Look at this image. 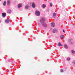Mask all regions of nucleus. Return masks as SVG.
Segmentation results:
<instances>
[{
  "instance_id": "obj_1",
  "label": "nucleus",
  "mask_w": 75,
  "mask_h": 75,
  "mask_svg": "<svg viewBox=\"0 0 75 75\" xmlns=\"http://www.w3.org/2000/svg\"><path fill=\"white\" fill-rule=\"evenodd\" d=\"M45 18L43 17L40 20L42 26H43L44 27H45V28H47V24L45 22Z\"/></svg>"
},
{
  "instance_id": "obj_2",
  "label": "nucleus",
  "mask_w": 75,
  "mask_h": 75,
  "mask_svg": "<svg viewBox=\"0 0 75 75\" xmlns=\"http://www.w3.org/2000/svg\"><path fill=\"white\" fill-rule=\"evenodd\" d=\"M68 42L69 44H73V43L72 42V39H69L68 40Z\"/></svg>"
},
{
  "instance_id": "obj_3",
  "label": "nucleus",
  "mask_w": 75,
  "mask_h": 75,
  "mask_svg": "<svg viewBox=\"0 0 75 75\" xmlns=\"http://www.w3.org/2000/svg\"><path fill=\"white\" fill-rule=\"evenodd\" d=\"M35 13L36 16H40V13L38 11H36L35 12Z\"/></svg>"
},
{
  "instance_id": "obj_4",
  "label": "nucleus",
  "mask_w": 75,
  "mask_h": 75,
  "mask_svg": "<svg viewBox=\"0 0 75 75\" xmlns=\"http://www.w3.org/2000/svg\"><path fill=\"white\" fill-rule=\"evenodd\" d=\"M17 7L18 8H21V7H22V4H18Z\"/></svg>"
},
{
  "instance_id": "obj_5",
  "label": "nucleus",
  "mask_w": 75,
  "mask_h": 75,
  "mask_svg": "<svg viewBox=\"0 0 75 75\" xmlns=\"http://www.w3.org/2000/svg\"><path fill=\"white\" fill-rule=\"evenodd\" d=\"M5 22L7 24L9 23H10V20L8 19H6L5 20Z\"/></svg>"
},
{
  "instance_id": "obj_6",
  "label": "nucleus",
  "mask_w": 75,
  "mask_h": 75,
  "mask_svg": "<svg viewBox=\"0 0 75 75\" xmlns=\"http://www.w3.org/2000/svg\"><path fill=\"white\" fill-rule=\"evenodd\" d=\"M29 7H30V5H28L26 6H25V9H26V10H28V9Z\"/></svg>"
},
{
  "instance_id": "obj_7",
  "label": "nucleus",
  "mask_w": 75,
  "mask_h": 75,
  "mask_svg": "<svg viewBox=\"0 0 75 75\" xmlns=\"http://www.w3.org/2000/svg\"><path fill=\"white\" fill-rule=\"evenodd\" d=\"M3 17H5L6 16V13H2Z\"/></svg>"
},
{
  "instance_id": "obj_8",
  "label": "nucleus",
  "mask_w": 75,
  "mask_h": 75,
  "mask_svg": "<svg viewBox=\"0 0 75 75\" xmlns=\"http://www.w3.org/2000/svg\"><path fill=\"white\" fill-rule=\"evenodd\" d=\"M52 32L53 33H57V30H56L55 29H54L53 30Z\"/></svg>"
},
{
  "instance_id": "obj_9",
  "label": "nucleus",
  "mask_w": 75,
  "mask_h": 75,
  "mask_svg": "<svg viewBox=\"0 0 75 75\" xmlns=\"http://www.w3.org/2000/svg\"><path fill=\"white\" fill-rule=\"evenodd\" d=\"M32 7L33 8H35V4L34 3H32Z\"/></svg>"
},
{
  "instance_id": "obj_10",
  "label": "nucleus",
  "mask_w": 75,
  "mask_h": 75,
  "mask_svg": "<svg viewBox=\"0 0 75 75\" xmlns=\"http://www.w3.org/2000/svg\"><path fill=\"white\" fill-rule=\"evenodd\" d=\"M51 25L52 27H54V26L55 25V23H51Z\"/></svg>"
},
{
  "instance_id": "obj_11",
  "label": "nucleus",
  "mask_w": 75,
  "mask_h": 75,
  "mask_svg": "<svg viewBox=\"0 0 75 75\" xmlns=\"http://www.w3.org/2000/svg\"><path fill=\"white\" fill-rule=\"evenodd\" d=\"M10 1H8L7 2V5L9 6V5H10Z\"/></svg>"
},
{
  "instance_id": "obj_12",
  "label": "nucleus",
  "mask_w": 75,
  "mask_h": 75,
  "mask_svg": "<svg viewBox=\"0 0 75 75\" xmlns=\"http://www.w3.org/2000/svg\"><path fill=\"white\" fill-rule=\"evenodd\" d=\"M71 53L72 54H75V51L74 50H71Z\"/></svg>"
},
{
  "instance_id": "obj_13",
  "label": "nucleus",
  "mask_w": 75,
  "mask_h": 75,
  "mask_svg": "<svg viewBox=\"0 0 75 75\" xmlns=\"http://www.w3.org/2000/svg\"><path fill=\"white\" fill-rule=\"evenodd\" d=\"M6 1H5L3 3V6H6Z\"/></svg>"
},
{
  "instance_id": "obj_14",
  "label": "nucleus",
  "mask_w": 75,
  "mask_h": 75,
  "mask_svg": "<svg viewBox=\"0 0 75 75\" xmlns=\"http://www.w3.org/2000/svg\"><path fill=\"white\" fill-rule=\"evenodd\" d=\"M7 12L8 13H11V11L9 9L8 11Z\"/></svg>"
},
{
  "instance_id": "obj_15",
  "label": "nucleus",
  "mask_w": 75,
  "mask_h": 75,
  "mask_svg": "<svg viewBox=\"0 0 75 75\" xmlns=\"http://www.w3.org/2000/svg\"><path fill=\"white\" fill-rule=\"evenodd\" d=\"M64 47L65 48H66V49L68 48V46L67 45H64Z\"/></svg>"
},
{
  "instance_id": "obj_16",
  "label": "nucleus",
  "mask_w": 75,
  "mask_h": 75,
  "mask_svg": "<svg viewBox=\"0 0 75 75\" xmlns=\"http://www.w3.org/2000/svg\"><path fill=\"white\" fill-rule=\"evenodd\" d=\"M72 63L73 65H75V60H73Z\"/></svg>"
},
{
  "instance_id": "obj_17",
  "label": "nucleus",
  "mask_w": 75,
  "mask_h": 75,
  "mask_svg": "<svg viewBox=\"0 0 75 75\" xmlns=\"http://www.w3.org/2000/svg\"><path fill=\"white\" fill-rule=\"evenodd\" d=\"M58 45L59 46V47H60V46H62V45L61 44V43L59 42L58 43Z\"/></svg>"
},
{
  "instance_id": "obj_18",
  "label": "nucleus",
  "mask_w": 75,
  "mask_h": 75,
  "mask_svg": "<svg viewBox=\"0 0 75 75\" xmlns=\"http://www.w3.org/2000/svg\"><path fill=\"white\" fill-rule=\"evenodd\" d=\"M45 7H46V6L45 4H43L42 5V7L43 8H45Z\"/></svg>"
},
{
  "instance_id": "obj_19",
  "label": "nucleus",
  "mask_w": 75,
  "mask_h": 75,
  "mask_svg": "<svg viewBox=\"0 0 75 75\" xmlns=\"http://www.w3.org/2000/svg\"><path fill=\"white\" fill-rule=\"evenodd\" d=\"M53 16L54 17H55V16H57V14L55 13H53Z\"/></svg>"
},
{
  "instance_id": "obj_20",
  "label": "nucleus",
  "mask_w": 75,
  "mask_h": 75,
  "mask_svg": "<svg viewBox=\"0 0 75 75\" xmlns=\"http://www.w3.org/2000/svg\"><path fill=\"white\" fill-rule=\"evenodd\" d=\"M67 61H70V58L69 57H68L67 58Z\"/></svg>"
},
{
  "instance_id": "obj_21",
  "label": "nucleus",
  "mask_w": 75,
  "mask_h": 75,
  "mask_svg": "<svg viewBox=\"0 0 75 75\" xmlns=\"http://www.w3.org/2000/svg\"><path fill=\"white\" fill-rule=\"evenodd\" d=\"M50 5L51 7H52V3L51 2L50 3Z\"/></svg>"
},
{
  "instance_id": "obj_22",
  "label": "nucleus",
  "mask_w": 75,
  "mask_h": 75,
  "mask_svg": "<svg viewBox=\"0 0 75 75\" xmlns=\"http://www.w3.org/2000/svg\"><path fill=\"white\" fill-rule=\"evenodd\" d=\"M64 35H63L60 36V38H64Z\"/></svg>"
},
{
  "instance_id": "obj_23",
  "label": "nucleus",
  "mask_w": 75,
  "mask_h": 75,
  "mask_svg": "<svg viewBox=\"0 0 75 75\" xmlns=\"http://www.w3.org/2000/svg\"><path fill=\"white\" fill-rule=\"evenodd\" d=\"M60 72H64V70L62 69H61L60 70Z\"/></svg>"
},
{
  "instance_id": "obj_24",
  "label": "nucleus",
  "mask_w": 75,
  "mask_h": 75,
  "mask_svg": "<svg viewBox=\"0 0 75 75\" xmlns=\"http://www.w3.org/2000/svg\"><path fill=\"white\" fill-rule=\"evenodd\" d=\"M63 31L64 33H65V31L64 30H63Z\"/></svg>"
},
{
  "instance_id": "obj_25",
  "label": "nucleus",
  "mask_w": 75,
  "mask_h": 75,
  "mask_svg": "<svg viewBox=\"0 0 75 75\" xmlns=\"http://www.w3.org/2000/svg\"><path fill=\"white\" fill-rule=\"evenodd\" d=\"M0 23H1V20H0Z\"/></svg>"
},
{
  "instance_id": "obj_26",
  "label": "nucleus",
  "mask_w": 75,
  "mask_h": 75,
  "mask_svg": "<svg viewBox=\"0 0 75 75\" xmlns=\"http://www.w3.org/2000/svg\"><path fill=\"white\" fill-rule=\"evenodd\" d=\"M1 1V0H0V1Z\"/></svg>"
}]
</instances>
